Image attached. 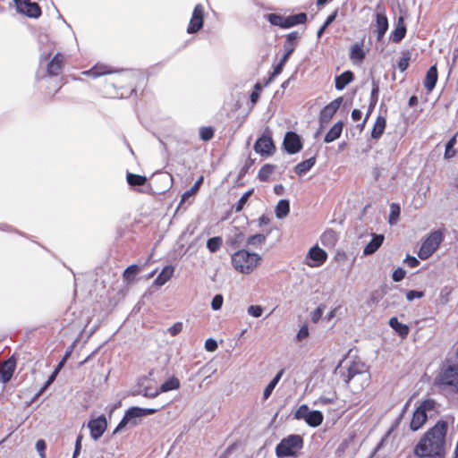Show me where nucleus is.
Segmentation results:
<instances>
[{
  "mask_svg": "<svg viewBox=\"0 0 458 458\" xmlns=\"http://www.w3.org/2000/svg\"><path fill=\"white\" fill-rule=\"evenodd\" d=\"M423 296V293L418 291H409L406 293V298L408 301H412L415 298H421Z\"/></svg>",
  "mask_w": 458,
  "mask_h": 458,
  "instance_id": "61",
  "label": "nucleus"
},
{
  "mask_svg": "<svg viewBox=\"0 0 458 458\" xmlns=\"http://www.w3.org/2000/svg\"><path fill=\"white\" fill-rule=\"evenodd\" d=\"M404 262L411 267H415L419 265V260L415 257L410 255L406 257Z\"/></svg>",
  "mask_w": 458,
  "mask_h": 458,
  "instance_id": "62",
  "label": "nucleus"
},
{
  "mask_svg": "<svg viewBox=\"0 0 458 458\" xmlns=\"http://www.w3.org/2000/svg\"><path fill=\"white\" fill-rule=\"evenodd\" d=\"M365 56L362 47L359 44L352 47L350 57L354 62H361Z\"/></svg>",
  "mask_w": 458,
  "mask_h": 458,
  "instance_id": "35",
  "label": "nucleus"
},
{
  "mask_svg": "<svg viewBox=\"0 0 458 458\" xmlns=\"http://www.w3.org/2000/svg\"><path fill=\"white\" fill-rule=\"evenodd\" d=\"M371 235V241L363 249L365 256L375 253L380 248L385 239L383 234L372 233Z\"/></svg>",
  "mask_w": 458,
  "mask_h": 458,
  "instance_id": "16",
  "label": "nucleus"
},
{
  "mask_svg": "<svg viewBox=\"0 0 458 458\" xmlns=\"http://www.w3.org/2000/svg\"><path fill=\"white\" fill-rule=\"evenodd\" d=\"M16 367V360L13 357L3 363L0 368V377L3 383H7L13 377Z\"/></svg>",
  "mask_w": 458,
  "mask_h": 458,
  "instance_id": "15",
  "label": "nucleus"
},
{
  "mask_svg": "<svg viewBox=\"0 0 458 458\" xmlns=\"http://www.w3.org/2000/svg\"><path fill=\"white\" fill-rule=\"evenodd\" d=\"M262 87L259 83H256L254 86V90L250 95V102L252 105H255L259 98V92L261 91Z\"/></svg>",
  "mask_w": 458,
  "mask_h": 458,
  "instance_id": "55",
  "label": "nucleus"
},
{
  "mask_svg": "<svg viewBox=\"0 0 458 458\" xmlns=\"http://www.w3.org/2000/svg\"><path fill=\"white\" fill-rule=\"evenodd\" d=\"M303 447V438L300 435H289L276 446L278 458L296 457Z\"/></svg>",
  "mask_w": 458,
  "mask_h": 458,
  "instance_id": "3",
  "label": "nucleus"
},
{
  "mask_svg": "<svg viewBox=\"0 0 458 458\" xmlns=\"http://www.w3.org/2000/svg\"><path fill=\"white\" fill-rule=\"evenodd\" d=\"M222 245V239L220 237L210 238L207 242V248L210 252L217 251Z\"/></svg>",
  "mask_w": 458,
  "mask_h": 458,
  "instance_id": "43",
  "label": "nucleus"
},
{
  "mask_svg": "<svg viewBox=\"0 0 458 458\" xmlns=\"http://www.w3.org/2000/svg\"><path fill=\"white\" fill-rule=\"evenodd\" d=\"M327 259V253L315 245L309 250L305 258V264L310 267H319L326 262Z\"/></svg>",
  "mask_w": 458,
  "mask_h": 458,
  "instance_id": "8",
  "label": "nucleus"
},
{
  "mask_svg": "<svg viewBox=\"0 0 458 458\" xmlns=\"http://www.w3.org/2000/svg\"><path fill=\"white\" fill-rule=\"evenodd\" d=\"M435 402L432 400H426L422 402L420 406L413 412L412 420L411 421V428L413 431L420 429L428 419V412L434 410Z\"/></svg>",
  "mask_w": 458,
  "mask_h": 458,
  "instance_id": "7",
  "label": "nucleus"
},
{
  "mask_svg": "<svg viewBox=\"0 0 458 458\" xmlns=\"http://www.w3.org/2000/svg\"><path fill=\"white\" fill-rule=\"evenodd\" d=\"M88 428L90 431V437L92 439L98 440L107 428V421L104 415L98 417L97 419L90 420L88 423Z\"/></svg>",
  "mask_w": 458,
  "mask_h": 458,
  "instance_id": "9",
  "label": "nucleus"
},
{
  "mask_svg": "<svg viewBox=\"0 0 458 458\" xmlns=\"http://www.w3.org/2000/svg\"><path fill=\"white\" fill-rule=\"evenodd\" d=\"M18 12L31 17L38 18L41 14L40 7L37 3L29 0H14Z\"/></svg>",
  "mask_w": 458,
  "mask_h": 458,
  "instance_id": "10",
  "label": "nucleus"
},
{
  "mask_svg": "<svg viewBox=\"0 0 458 458\" xmlns=\"http://www.w3.org/2000/svg\"><path fill=\"white\" fill-rule=\"evenodd\" d=\"M265 242H266V235L261 234V233H257V234L251 235L247 239V244L249 246H251L254 248L261 247Z\"/></svg>",
  "mask_w": 458,
  "mask_h": 458,
  "instance_id": "33",
  "label": "nucleus"
},
{
  "mask_svg": "<svg viewBox=\"0 0 458 458\" xmlns=\"http://www.w3.org/2000/svg\"><path fill=\"white\" fill-rule=\"evenodd\" d=\"M386 119L383 116H378L376 120L374 127L371 131V137L373 139H378L383 134L386 128Z\"/></svg>",
  "mask_w": 458,
  "mask_h": 458,
  "instance_id": "25",
  "label": "nucleus"
},
{
  "mask_svg": "<svg viewBox=\"0 0 458 458\" xmlns=\"http://www.w3.org/2000/svg\"><path fill=\"white\" fill-rule=\"evenodd\" d=\"M353 80V74L350 71H346L343 72L341 75L337 76L335 78V88L338 90H342L345 88L346 85H348L350 82H352Z\"/></svg>",
  "mask_w": 458,
  "mask_h": 458,
  "instance_id": "22",
  "label": "nucleus"
},
{
  "mask_svg": "<svg viewBox=\"0 0 458 458\" xmlns=\"http://www.w3.org/2000/svg\"><path fill=\"white\" fill-rule=\"evenodd\" d=\"M290 212V203L286 199L278 201L276 207V216L277 218L282 219L285 217Z\"/></svg>",
  "mask_w": 458,
  "mask_h": 458,
  "instance_id": "28",
  "label": "nucleus"
},
{
  "mask_svg": "<svg viewBox=\"0 0 458 458\" xmlns=\"http://www.w3.org/2000/svg\"><path fill=\"white\" fill-rule=\"evenodd\" d=\"M405 270L401 267H398L394 271L392 278L394 282H400L405 277Z\"/></svg>",
  "mask_w": 458,
  "mask_h": 458,
  "instance_id": "56",
  "label": "nucleus"
},
{
  "mask_svg": "<svg viewBox=\"0 0 458 458\" xmlns=\"http://www.w3.org/2000/svg\"><path fill=\"white\" fill-rule=\"evenodd\" d=\"M203 182V176H200L194 183V185L187 191H185L182 196L181 202L185 201L188 198L193 196L199 190L201 184Z\"/></svg>",
  "mask_w": 458,
  "mask_h": 458,
  "instance_id": "36",
  "label": "nucleus"
},
{
  "mask_svg": "<svg viewBox=\"0 0 458 458\" xmlns=\"http://www.w3.org/2000/svg\"><path fill=\"white\" fill-rule=\"evenodd\" d=\"M199 135L203 140H209L210 139H212L214 131L209 127H203L199 131Z\"/></svg>",
  "mask_w": 458,
  "mask_h": 458,
  "instance_id": "52",
  "label": "nucleus"
},
{
  "mask_svg": "<svg viewBox=\"0 0 458 458\" xmlns=\"http://www.w3.org/2000/svg\"><path fill=\"white\" fill-rule=\"evenodd\" d=\"M112 72H113V71L108 66L104 65V64H97L90 70L83 72V74H85L87 76H92L94 78H97V77H99V76H102L105 74H108V73H112Z\"/></svg>",
  "mask_w": 458,
  "mask_h": 458,
  "instance_id": "21",
  "label": "nucleus"
},
{
  "mask_svg": "<svg viewBox=\"0 0 458 458\" xmlns=\"http://www.w3.org/2000/svg\"><path fill=\"white\" fill-rule=\"evenodd\" d=\"M284 146L289 154H295L302 148L300 136L293 131H289L285 134Z\"/></svg>",
  "mask_w": 458,
  "mask_h": 458,
  "instance_id": "12",
  "label": "nucleus"
},
{
  "mask_svg": "<svg viewBox=\"0 0 458 458\" xmlns=\"http://www.w3.org/2000/svg\"><path fill=\"white\" fill-rule=\"evenodd\" d=\"M437 81V66H431L427 72L424 85L428 91H432Z\"/></svg>",
  "mask_w": 458,
  "mask_h": 458,
  "instance_id": "18",
  "label": "nucleus"
},
{
  "mask_svg": "<svg viewBox=\"0 0 458 458\" xmlns=\"http://www.w3.org/2000/svg\"><path fill=\"white\" fill-rule=\"evenodd\" d=\"M410 60L411 54L409 52L403 53L398 62V68L401 72H404L408 68Z\"/></svg>",
  "mask_w": 458,
  "mask_h": 458,
  "instance_id": "46",
  "label": "nucleus"
},
{
  "mask_svg": "<svg viewBox=\"0 0 458 458\" xmlns=\"http://www.w3.org/2000/svg\"><path fill=\"white\" fill-rule=\"evenodd\" d=\"M405 33H406V29H405V26L403 24V20L401 18L399 20V23H398L397 27L394 29V30L393 31V33L391 35V38L394 42H399L404 38Z\"/></svg>",
  "mask_w": 458,
  "mask_h": 458,
  "instance_id": "31",
  "label": "nucleus"
},
{
  "mask_svg": "<svg viewBox=\"0 0 458 458\" xmlns=\"http://www.w3.org/2000/svg\"><path fill=\"white\" fill-rule=\"evenodd\" d=\"M285 63H283V60H280V62L276 64V66L274 68V71L269 78V81H272L275 77L278 76L279 74H281V72H283V69H284V66Z\"/></svg>",
  "mask_w": 458,
  "mask_h": 458,
  "instance_id": "58",
  "label": "nucleus"
},
{
  "mask_svg": "<svg viewBox=\"0 0 458 458\" xmlns=\"http://www.w3.org/2000/svg\"><path fill=\"white\" fill-rule=\"evenodd\" d=\"M254 149L261 156H269L274 152L275 146L269 136L263 135L256 141Z\"/></svg>",
  "mask_w": 458,
  "mask_h": 458,
  "instance_id": "13",
  "label": "nucleus"
},
{
  "mask_svg": "<svg viewBox=\"0 0 458 458\" xmlns=\"http://www.w3.org/2000/svg\"><path fill=\"white\" fill-rule=\"evenodd\" d=\"M140 272V268L137 265H131L128 267L123 272V277L126 281H131L134 276Z\"/></svg>",
  "mask_w": 458,
  "mask_h": 458,
  "instance_id": "44",
  "label": "nucleus"
},
{
  "mask_svg": "<svg viewBox=\"0 0 458 458\" xmlns=\"http://www.w3.org/2000/svg\"><path fill=\"white\" fill-rule=\"evenodd\" d=\"M400 216V206L396 203H392L390 205V214L388 217V223L390 225H395L398 221Z\"/></svg>",
  "mask_w": 458,
  "mask_h": 458,
  "instance_id": "38",
  "label": "nucleus"
},
{
  "mask_svg": "<svg viewBox=\"0 0 458 458\" xmlns=\"http://www.w3.org/2000/svg\"><path fill=\"white\" fill-rule=\"evenodd\" d=\"M388 29V21L385 14L377 13V39L381 40Z\"/></svg>",
  "mask_w": 458,
  "mask_h": 458,
  "instance_id": "19",
  "label": "nucleus"
},
{
  "mask_svg": "<svg viewBox=\"0 0 458 458\" xmlns=\"http://www.w3.org/2000/svg\"><path fill=\"white\" fill-rule=\"evenodd\" d=\"M435 385L453 387L458 393V364L443 368L435 378Z\"/></svg>",
  "mask_w": 458,
  "mask_h": 458,
  "instance_id": "5",
  "label": "nucleus"
},
{
  "mask_svg": "<svg viewBox=\"0 0 458 458\" xmlns=\"http://www.w3.org/2000/svg\"><path fill=\"white\" fill-rule=\"evenodd\" d=\"M283 374H284V370L283 369L278 371L277 374L276 375V377L269 382V384L264 389V392H263V399L264 400H267V399L269 398V396L271 395L273 390L275 389V387L276 386V385L280 381Z\"/></svg>",
  "mask_w": 458,
  "mask_h": 458,
  "instance_id": "26",
  "label": "nucleus"
},
{
  "mask_svg": "<svg viewBox=\"0 0 458 458\" xmlns=\"http://www.w3.org/2000/svg\"><path fill=\"white\" fill-rule=\"evenodd\" d=\"M361 116H362V113H361L360 110H359V109H353L352 110V119L353 121L360 120Z\"/></svg>",
  "mask_w": 458,
  "mask_h": 458,
  "instance_id": "64",
  "label": "nucleus"
},
{
  "mask_svg": "<svg viewBox=\"0 0 458 458\" xmlns=\"http://www.w3.org/2000/svg\"><path fill=\"white\" fill-rule=\"evenodd\" d=\"M174 272V267H172V266H165L162 269L160 274L157 276V277L156 278L155 284L157 286L164 285L166 282H168L170 280V278L172 277Z\"/></svg>",
  "mask_w": 458,
  "mask_h": 458,
  "instance_id": "20",
  "label": "nucleus"
},
{
  "mask_svg": "<svg viewBox=\"0 0 458 458\" xmlns=\"http://www.w3.org/2000/svg\"><path fill=\"white\" fill-rule=\"evenodd\" d=\"M147 178L139 174L129 173L127 174V182L131 186H140L145 184Z\"/></svg>",
  "mask_w": 458,
  "mask_h": 458,
  "instance_id": "37",
  "label": "nucleus"
},
{
  "mask_svg": "<svg viewBox=\"0 0 458 458\" xmlns=\"http://www.w3.org/2000/svg\"><path fill=\"white\" fill-rule=\"evenodd\" d=\"M315 163H316L315 157H310L309 159H306V160L299 163L295 166V168H294L295 173L299 175L304 174L311 169V167L315 165Z\"/></svg>",
  "mask_w": 458,
  "mask_h": 458,
  "instance_id": "27",
  "label": "nucleus"
},
{
  "mask_svg": "<svg viewBox=\"0 0 458 458\" xmlns=\"http://www.w3.org/2000/svg\"><path fill=\"white\" fill-rule=\"evenodd\" d=\"M64 56L61 54L55 55L47 64V72L49 75H57L62 70Z\"/></svg>",
  "mask_w": 458,
  "mask_h": 458,
  "instance_id": "17",
  "label": "nucleus"
},
{
  "mask_svg": "<svg viewBox=\"0 0 458 458\" xmlns=\"http://www.w3.org/2000/svg\"><path fill=\"white\" fill-rule=\"evenodd\" d=\"M180 386V382L176 377H171L163 383L160 386L161 393L168 392L171 390L178 389Z\"/></svg>",
  "mask_w": 458,
  "mask_h": 458,
  "instance_id": "34",
  "label": "nucleus"
},
{
  "mask_svg": "<svg viewBox=\"0 0 458 458\" xmlns=\"http://www.w3.org/2000/svg\"><path fill=\"white\" fill-rule=\"evenodd\" d=\"M262 258L259 254L250 252L244 249L232 254L231 263L233 267L242 275L253 273L259 266Z\"/></svg>",
  "mask_w": 458,
  "mask_h": 458,
  "instance_id": "2",
  "label": "nucleus"
},
{
  "mask_svg": "<svg viewBox=\"0 0 458 458\" xmlns=\"http://www.w3.org/2000/svg\"><path fill=\"white\" fill-rule=\"evenodd\" d=\"M335 241V234L334 233V231H327L323 233L322 235V242L323 244H328V243H332L334 244Z\"/></svg>",
  "mask_w": 458,
  "mask_h": 458,
  "instance_id": "51",
  "label": "nucleus"
},
{
  "mask_svg": "<svg viewBox=\"0 0 458 458\" xmlns=\"http://www.w3.org/2000/svg\"><path fill=\"white\" fill-rule=\"evenodd\" d=\"M309 335V328L307 325H303L299 332L297 333L296 338L298 341H302L303 339L307 338Z\"/></svg>",
  "mask_w": 458,
  "mask_h": 458,
  "instance_id": "59",
  "label": "nucleus"
},
{
  "mask_svg": "<svg viewBox=\"0 0 458 458\" xmlns=\"http://www.w3.org/2000/svg\"><path fill=\"white\" fill-rule=\"evenodd\" d=\"M160 393H161L160 388L155 389V390L146 389L143 395L147 396V397L154 398V397L157 396Z\"/></svg>",
  "mask_w": 458,
  "mask_h": 458,
  "instance_id": "63",
  "label": "nucleus"
},
{
  "mask_svg": "<svg viewBox=\"0 0 458 458\" xmlns=\"http://www.w3.org/2000/svg\"><path fill=\"white\" fill-rule=\"evenodd\" d=\"M444 239L441 231L432 232L422 242L418 256L421 259L429 258L438 248Z\"/></svg>",
  "mask_w": 458,
  "mask_h": 458,
  "instance_id": "6",
  "label": "nucleus"
},
{
  "mask_svg": "<svg viewBox=\"0 0 458 458\" xmlns=\"http://www.w3.org/2000/svg\"><path fill=\"white\" fill-rule=\"evenodd\" d=\"M306 19L307 15L304 13L285 17V28H290L298 24L304 23Z\"/></svg>",
  "mask_w": 458,
  "mask_h": 458,
  "instance_id": "30",
  "label": "nucleus"
},
{
  "mask_svg": "<svg viewBox=\"0 0 458 458\" xmlns=\"http://www.w3.org/2000/svg\"><path fill=\"white\" fill-rule=\"evenodd\" d=\"M64 360H62L58 365L56 366V368L55 369V370L52 372V374L49 376L48 379L47 380V382L45 383L44 386L42 387V389L40 390V393L41 394L43 391H45L55 379L57 374L59 373L60 369H62V367L64 366Z\"/></svg>",
  "mask_w": 458,
  "mask_h": 458,
  "instance_id": "40",
  "label": "nucleus"
},
{
  "mask_svg": "<svg viewBox=\"0 0 458 458\" xmlns=\"http://www.w3.org/2000/svg\"><path fill=\"white\" fill-rule=\"evenodd\" d=\"M223 302H224L223 296L221 294H216L214 296V298L211 301V308L214 310H219L223 306Z\"/></svg>",
  "mask_w": 458,
  "mask_h": 458,
  "instance_id": "50",
  "label": "nucleus"
},
{
  "mask_svg": "<svg viewBox=\"0 0 458 458\" xmlns=\"http://www.w3.org/2000/svg\"><path fill=\"white\" fill-rule=\"evenodd\" d=\"M456 144V135L452 137L445 145V151L444 154V157L445 159H450L455 156V150L454 149V145Z\"/></svg>",
  "mask_w": 458,
  "mask_h": 458,
  "instance_id": "39",
  "label": "nucleus"
},
{
  "mask_svg": "<svg viewBox=\"0 0 458 458\" xmlns=\"http://www.w3.org/2000/svg\"><path fill=\"white\" fill-rule=\"evenodd\" d=\"M323 420H324V416L321 411H312L305 422L310 427L316 428L322 424Z\"/></svg>",
  "mask_w": 458,
  "mask_h": 458,
  "instance_id": "29",
  "label": "nucleus"
},
{
  "mask_svg": "<svg viewBox=\"0 0 458 458\" xmlns=\"http://www.w3.org/2000/svg\"><path fill=\"white\" fill-rule=\"evenodd\" d=\"M284 55L282 57L281 60H283V63H286L288 58L290 57V55L294 51L295 45L293 44V43H291V44H284Z\"/></svg>",
  "mask_w": 458,
  "mask_h": 458,
  "instance_id": "54",
  "label": "nucleus"
},
{
  "mask_svg": "<svg viewBox=\"0 0 458 458\" xmlns=\"http://www.w3.org/2000/svg\"><path fill=\"white\" fill-rule=\"evenodd\" d=\"M342 102L343 98L340 97L327 105L320 113L321 122H328L339 109Z\"/></svg>",
  "mask_w": 458,
  "mask_h": 458,
  "instance_id": "14",
  "label": "nucleus"
},
{
  "mask_svg": "<svg viewBox=\"0 0 458 458\" xmlns=\"http://www.w3.org/2000/svg\"><path fill=\"white\" fill-rule=\"evenodd\" d=\"M363 371H365V365L360 361H353L348 368V380L357 374H361Z\"/></svg>",
  "mask_w": 458,
  "mask_h": 458,
  "instance_id": "32",
  "label": "nucleus"
},
{
  "mask_svg": "<svg viewBox=\"0 0 458 458\" xmlns=\"http://www.w3.org/2000/svg\"><path fill=\"white\" fill-rule=\"evenodd\" d=\"M447 424L437 422L415 446V454L420 457L441 458L445 449Z\"/></svg>",
  "mask_w": 458,
  "mask_h": 458,
  "instance_id": "1",
  "label": "nucleus"
},
{
  "mask_svg": "<svg viewBox=\"0 0 458 458\" xmlns=\"http://www.w3.org/2000/svg\"><path fill=\"white\" fill-rule=\"evenodd\" d=\"M204 8L201 4H197L193 10L187 32L193 34L198 32L203 26Z\"/></svg>",
  "mask_w": 458,
  "mask_h": 458,
  "instance_id": "11",
  "label": "nucleus"
},
{
  "mask_svg": "<svg viewBox=\"0 0 458 458\" xmlns=\"http://www.w3.org/2000/svg\"><path fill=\"white\" fill-rule=\"evenodd\" d=\"M273 172H274V166L273 165H265L259 170L258 176H259L260 181L267 182L269 179L270 175L273 174Z\"/></svg>",
  "mask_w": 458,
  "mask_h": 458,
  "instance_id": "41",
  "label": "nucleus"
},
{
  "mask_svg": "<svg viewBox=\"0 0 458 458\" xmlns=\"http://www.w3.org/2000/svg\"><path fill=\"white\" fill-rule=\"evenodd\" d=\"M389 325L402 338H405L408 335L409 327L399 322L396 318H390Z\"/></svg>",
  "mask_w": 458,
  "mask_h": 458,
  "instance_id": "23",
  "label": "nucleus"
},
{
  "mask_svg": "<svg viewBox=\"0 0 458 458\" xmlns=\"http://www.w3.org/2000/svg\"><path fill=\"white\" fill-rule=\"evenodd\" d=\"M45 449H46V443L44 440L39 439L36 442V450L39 454V456L41 458H46L45 454Z\"/></svg>",
  "mask_w": 458,
  "mask_h": 458,
  "instance_id": "57",
  "label": "nucleus"
},
{
  "mask_svg": "<svg viewBox=\"0 0 458 458\" xmlns=\"http://www.w3.org/2000/svg\"><path fill=\"white\" fill-rule=\"evenodd\" d=\"M157 409H145L140 407H131L125 411V414L120 423L114 430V434L118 433L123 429L126 426H136L141 418L154 414Z\"/></svg>",
  "mask_w": 458,
  "mask_h": 458,
  "instance_id": "4",
  "label": "nucleus"
},
{
  "mask_svg": "<svg viewBox=\"0 0 458 458\" xmlns=\"http://www.w3.org/2000/svg\"><path fill=\"white\" fill-rule=\"evenodd\" d=\"M268 21L271 24L285 28V17L271 13L268 15Z\"/></svg>",
  "mask_w": 458,
  "mask_h": 458,
  "instance_id": "45",
  "label": "nucleus"
},
{
  "mask_svg": "<svg viewBox=\"0 0 458 458\" xmlns=\"http://www.w3.org/2000/svg\"><path fill=\"white\" fill-rule=\"evenodd\" d=\"M182 327H183V325L182 322H176L174 323L173 326H171L169 328H167V332L172 335V336H175L177 335L179 333L182 332Z\"/></svg>",
  "mask_w": 458,
  "mask_h": 458,
  "instance_id": "53",
  "label": "nucleus"
},
{
  "mask_svg": "<svg viewBox=\"0 0 458 458\" xmlns=\"http://www.w3.org/2000/svg\"><path fill=\"white\" fill-rule=\"evenodd\" d=\"M342 131L343 123L341 122L335 123L329 131L326 134L325 141L329 143L337 140L341 136Z\"/></svg>",
  "mask_w": 458,
  "mask_h": 458,
  "instance_id": "24",
  "label": "nucleus"
},
{
  "mask_svg": "<svg viewBox=\"0 0 458 458\" xmlns=\"http://www.w3.org/2000/svg\"><path fill=\"white\" fill-rule=\"evenodd\" d=\"M311 411H310L307 405L302 404L295 411L294 417L297 420H302L306 421Z\"/></svg>",
  "mask_w": 458,
  "mask_h": 458,
  "instance_id": "42",
  "label": "nucleus"
},
{
  "mask_svg": "<svg viewBox=\"0 0 458 458\" xmlns=\"http://www.w3.org/2000/svg\"><path fill=\"white\" fill-rule=\"evenodd\" d=\"M252 194V190L250 191H246L242 197L241 199L238 200V203L235 207V211L236 212H240L244 205L246 204V202L248 201L249 198L250 197V195Z\"/></svg>",
  "mask_w": 458,
  "mask_h": 458,
  "instance_id": "48",
  "label": "nucleus"
},
{
  "mask_svg": "<svg viewBox=\"0 0 458 458\" xmlns=\"http://www.w3.org/2000/svg\"><path fill=\"white\" fill-rule=\"evenodd\" d=\"M326 306L324 304H320L315 310L310 313V319L313 323H318L321 318Z\"/></svg>",
  "mask_w": 458,
  "mask_h": 458,
  "instance_id": "47",
  "label": "nucleus"
},
{
  "mask_svg": "<svg viewBox=\"0 0 458 458\" xmlns=\"http://www.w3.org/2000/svg\"><path fill=\"white\" fill-rule=\"evenodd\" d=\"M247 312L253 318H259L263 313V309L259 305H250L248 308Z\"/></svg>",
  "mask_w": 458,
  "mask_h": 458,
  "instance_id": "49",
  "label": "nucleus"
},
{
  "mask_svg": "<svg viewBox=\"0 0 458 458\" xmlns=\"http://www.w3.org/2000/svg\"><path fill=\"white\" fill-rule=\"evenodd\" d=\"M205 349L208 352H215L217 349V343L212 338H208L205 343Z\"/></svg>",
  "mask_w": 458,
  "mask_h": 458,
  "instance_id": "60",
  "label": "nucleus"
}]
</instances>
